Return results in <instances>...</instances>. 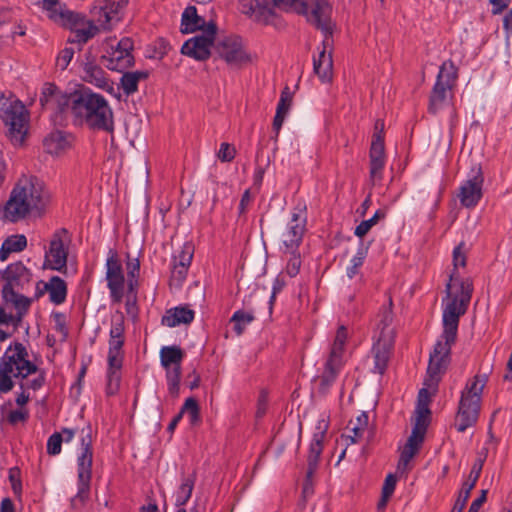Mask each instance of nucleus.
Instances as JSON below:
<instances>
[{
  "label": "nucleus",
  "instance_id": "nucleus-1",
  "mask_svg": "<svg viewBox=\"0 0 512 512\" xmlns=\"http://www.w3.org/2000/svg\"><path fill=\"white\" fill-rule=\"evenodd\" d=\"M454 280L458 279L455 273H452L446 283V297L443 299V303L447 301L443 309V332L430 353L427 375L424 379L425 387L418 393L416 413L420 416V412L426 409L428 412L425 414V419L427 420L431 413L429 389L433 392L437 390L441 375L445 372L450 360L451 347L456 342L460 317L466 313L473 293V282L470 278H466L459 281V291L453 295L451 283Z\"/></svg>",
  "mask_w": 512,
  "mask_h": 512
},
{
  "label": "nucleus",
  "instance_id": "nucleus-2",
  "mask_svg": "<svg viewBox=\"0 0 512 512\" xmlns=\"http://www.w3.org/2000/svg\"><path fill=\"white\" fill-rule=\"evenodd\" d=\"M69 108L75 124L85 125L94 131L113 133V110L101 94L85 87L77 90L71 94Z\"/></svg>",
  "mask_w": 512,
  "mask_h": 512
},
{
  "label": "nucleus",
  "instance_id": "nucleus-3",
  "mask_svg": "<svg viewBox=\"0 0 512 512\" xmlns=\"http://www.w3.org/2000/svg\"><path fill=\"white\" fill-rule=\"evenodd\" d=\"M49 201L48 191L37 178L20 180L5 205V217L11 222H16L32 212L40 214Z\"/></svg>",
  "mask_w": 512,
  "mask_h": 512
},
{
  "label": "nucleus",
  "instance_id": "nucleus-4",
  "mask_svg": "<svg viewBox=\"0 0 512 512\" xmlns=\"http://www.w3.org/2000/svg\"><path fill=\"white\" fill-rule=\"evenodd\" d=\"M80 442L81 453L77 457L78 491L70 500V507L75 511L82 510L90 498L93 464V440L90 425L81 429Z\"/></svg>",
  "mask_w": 512,
  "mask_h": 512
},
{
  "label": "nucleus",
  "instance_id": "nucleus-5",
  "mask_svg": "<svg viewBox=\"0 0 512 512\" xmlns=\"http://www.w3.org/2000/svg\"><path fill=\"white\" fill-rule=\"evenodd\" d=\"M486 382V375H475L467 381L461 392L455 419V428L458 432H464L467 428L477 423L480 414L482 393Z\"/></svg>",
  "mask_w": 512,
  "mask_h": 512
},
{
  "label": "nucleus",
  "instance_id": "nucleus-6",
  "mask_svg": "<svg viewBox=\"0 0 512 512\" xmlns=\"http://www.w3.org/2000/svg\"><path fill=\"white\" fill-rule=\"evenodd\" d=\"M2 302H15L18 306L31 307L32 299L25 296V291L31 284L32 271L22 261L10 263L5 269L0 270Z\"/></svg>",
  "mask_w": 512,
  "mask_h": 512
},
{
  "label": "nucleus",
  "instance_id": "nucleus-7",
  "mask_svg": "<svg viewBox=\"0 0 512 512\" xmlns=\"http://www.w3.org/2000/svg\"><path fill=\"white\" fill-rule=\"evenodd\" d=\"M0 118L8 126V137L15 144H22L27 134L29 113L14 96L0 95Z\"/></svg>",
  "mask_w": 512,
  "mask_h": 512
},
{
  "label": "nucleus",
  "instance_id": "nucleus-8",
  "mask_svg": "<svg viewBox=\"0 0 512 512\" xmlns=\"http://www.w3.org/2000/svg\"><path fill=\"white\" fill-rule=\"evenodd\" d=\"M277 7L293 8L298 14L305 15L307 21L326 34L332 33V7L327 0H273Z\"/></svg>",
  "mask_w": 512,
  "mask_h": 512
},
{
  "label": "nucleus",
  "instance_id": "nucleus-9",
  "mask_svg": "<svg viewBox=\"0 0 512 512\" xmlns=\"http://www.w3.org/2000/svg\"><path fill=\"white\" fill-rule=\"evenodd\" d=\"M457 81V68L452 61L444 62L439 69L436 82L429 96L428 111L436 114L443 108Z\"/></svg>",
  "mask_w": 512,
  "mask_h": 512
},
{
  "label": "nucleus",
  "instance_id": "nucleus-10",
  "mask_svg": "<svg viewBox=\"0 0 512 512\" xmlns=\"http://www.w3.org/2000/svg\"><path fill=\"white\" fill-rule=\"evenodd\" d=\"M69 233L66 228L57 229L51 237L49 247L45 251L43 267L46 269L67 272Z\"/></svg>",
  "mask_w": 512,
  "mask_h": 512
},
{
  "label": "nucleus",
  "instance_id": "nucleus-11",
  "mask_svg": "<svg viewBox=\"0 0 512 512\" xmlns=\"http://www.w3.org/2000/svg\"><path fill=\"white\" fill-rule=\"evenodd\" d=\"M217 25L209 22L202 35H197L184 42L181 53L197 61H206L211 56V47L214 44Z\"/></svg>",
  "mask_w": 512,
  "mask_h": 512
},
{
  "label": "nucleus",
  "instance_id": "nucleus-12",
  "mask_svg": "<svg viewBox=\"0 0 512 512\" xmlns=\"http://www.w3.org/2000/svg\"><path fill=\"white\" fill-rule=\"evenodd\" d=\"M484 175L480 164L472 166L467 180L459 188V200L466 208L475 207L483 196Z\"/></svg>",
  "mask_w": 512,
  "mask_h": 512
},
{
  "label": "nucleus",
  "instance_id": "nucleus-13",
  "mask_svg": "<svg viewBox=\"0 0 512 512\" xmlns=\"http://www.w3.org/2000/svg\"><path fill=\"white\" fill-rule=\"evenodd\" d=\"M106 281L112 302L121 303L124 296L125 276L118 254L112 249L106 261Z\"/></svg>",
  "mask_w": 512,
  "mask_h": 512
},
{
  "label": "nucleus",
  "instance_id": "nucleus-14",
  "mask_svg": "<svg viewBox=\"0 0 512 512\" xmlns=\"http://www.w3.org/2000/svg\"><path fill=\"white\" fill-rule=\"evenodd\" d=\"M306 221V206L299 203L293 210L286 231L282 234L283 244L292 252L296 250L302 242L306 230Z\"/></svg>",
  "mask_w": 512,
  "mask_h": 512
},
{
  "label": "nucleus",
  "instance_id": "nucleus-15",
  "mask_svg": "<svg viewBox=\"0 0 512 512\" xmlns=\"http://www.w3.org/2000/svg\"><path fill=\"white\" fill-rule=\"evenodd\" d=\"M428 411L423 409L420 416L416 417L415 424L413 426L411 435L409 436L407 443L403 447L398 466H406L411 459L418 453L421 444L424 441L425 434L427 431V427L429 424V420L425 419V414Z\"/></svg>",
  "mask_w": 512,
  "mask_h": 512
},
{
  "label": "nucleus",
  "instance_id": "nucleus-16",
  "mask_svg": "<svg viewBox=\"0 0 512 512\" xmlns=\"http://www.w3.org/2000/svg\"><path fill=\"white\" fill-rule=\"evenodd\" d=\"M215 50L228 65L241 66L250 61L249 55L243 48L241 38L237 36L219 40L215 45Z\"/></svg>",
  "mask_w": 512,
  "mask_h": 512
},
{
  "label": "nucleus",
  "instance_id": "nucleus-17",
  "mask_svg": "<svg viewBox=\"0 0 512 512\" xmlns=\"http://www.w3.org/2000/svg\"><path fill=\"white\" fill-rule=\"evenodd\" d=\"M39 101L42 108H52L62 113L70 106L71 94H63L54 83L46 82L42 87Z\"/></svg>",
  "mask_w": 512,
  "mask_h": 512
},
{
  "label": "nucleus",
  "instance_id": "nucleus-18",
  "mask_svg": "<svg viewBox=\"0 0 512 512\" xmlns=\"http://www.w3.org/2000/svg\"><path fill=\"white\" fill-rule=\"evenodd\" d=\"M394 341L391 336L385 335L382 338H377L373 344L371 353L374 358L373 372L383 375L388 367L391 357Z\"/></svg>",
  "mask_w": 512,
  "mask_h": 512
},
{
  "label": "nucleus",
  "instance_id": "nucleus-19",
  "mask_svg": "<svg viewBox=\"0 0 512 512\" xmlns=\"http://www.w3.org/2000/svg\"><path fill=\"white\" fill-rule=\"evenodd\" d=\"M29 309L30 307L18 306L15 302H3L0 304V327L11 326L13 332H16L22 326Z\"/></svg>",
  "mask_w": 512,
  "mask_h": 512
},
{
  "label": "nucleus",
  "instance_id": "nucleus-20",
  "mask_svg": "<svg viewBox=\"0 0 512 512\" xmlns=\"http://www.w3.org/2000/svg\"><path fill=\"white\" fill-rule=\"evenodd\" d=\"M483 463L484 460L482 459H478L477 461H475L469 473L468 479L463 483L458 498L456 499L455 504L450 512H463L466 503L470 497V493L475 487L480 477L483 468Z\"/></svg>",
  "mask_w": 512,
  "mask_h": 512
},
{
  "label": "nucleus",
  "instance_id": "nucleus-21",
  "mask_svg": "<svg viewBox=\"0 0 512 512\" xmlns=\"http://www.w3.org/2000/svg\"><path fill=\"white\" fill-rule=\"evenodd\" d=\"M83 72V79L86 82L109 93L114 90L113 83L106 77V72L99 65L87 62L84 65Z\"/></svg>",
  "mask_w": 512,
  "mask_h": 512
},
{
  "label": "nucleus",
  "instance_id": "nucleus-22",
  "mask_svg": "<svg viewBox=\"0 0 512 512\" xmlns=\"http://www.w3.org/2000/svg\"><path fill=\"white\" fill-rule=\"evenodd\" d=\"M128 0H105V5L94 8V15L104 30H110V22L127 5Z\"/></svg>",
  "mask_w": 512,
  "mask_h": 512
},
{
  "label": "nucleus",
  "instance_id": "nucleus-23",
  "mask_svg": "<svg viewBox=\"0 0 512 512\" xmlns=\"http://www.w3.org/2000/svg\"><path fill=\"white\" fill-rule=\"evenodd\" d=\"M207 25L208 24H206L204 18L197 14L195 6H188L184 10L181 18V32L183 34L192 33L197 30H202L204 32Z\"/></svg>",
  "mask_w": 512,
  "mask_h": 512
},
{
  "label": "nucleus",
  "instance_id": "nucleus-24",
  "mask_svg": "<svg viewBox=\"0 0 512 512\" xmlns=\"http://www.w3.org/2000/svg\"><path fill=\"white\" fill-rule=\"evenodd\" d=\"M194 315V311L188 307H175L168 310L162 317V324L168 327L190 324L194 320Z\"/></svg>",
  "mask_w": 512,
  "mask_h": 512
},
{
  "label": "nucleus",
  "instance_id": "nucleus-25",
  "mask_svg": "<svg viewBox=\"0 0 512 512\" xmlns=\"http://www.w3.org/2000/svg\"><path fill=\"white\" fill-rule=\"evenodd\" d=\"M333 60L331 53H327L325 47L313 60L314 73L325 83L332 79Z\"/></svg>",
  "mask_w": 512,
  "mask_h": 512
},
{
  "label": "nucleus",
  "instance_id": "nucleus-26",
  "mask_svg": "<svg viewBox=\"0 0 512 512\" xmlns=\"http://www.w3.org/2000/svg\"><path fill=\"white\" fill-rule=\"evenodd\" d=\"M44 290L49 293L50 301L56 305L66 300L67 285L59 276H52L48 283H44Z\"/></svg>",
  "mask_w": 512,
  "mask_h": 512
},
{
  "label": "nucleus",
  "instance_id": "nucleus-27",
  "mask_svg": "<svg viewBox=\"0 0 512 512\" xmlns=\"http://www.w3.org/2000/svg\"><path fill=\"white\" fill-rule=\"evenodd\" d=\"M27 247V238L23 234L7 237L0 248V261H6L11 253L21 252Z\"/></svg>",
  "mask_w": 512,
  "mask_h": 512
},
{
  "label": "nucleus",
  "instance_id": "nucleus-28",
  "mask_svg": "<svg viewBox=\"0 0 512 512\" xmlns=\"http://www.w3.org/2000/svg\"><path fill=\"white\" fill-rule=\"evenodd\" d=\"M292 104V97L288 91V87H286L280 96V100L277 105L276 114L273 119V130L276 132V136L279 134V131L283 125L286 115Z\"/></svg>",
  "mask_w": 512,
  "mask_h": 512
},
{
  "label": "nucleus",
  "instance_id": "nucleus-29",
  "mask_svg": "<svg viewBox=\"0 0 512 512\" xmlns=\"http://www.w3.org/2000/svg\"><path fill=\"white\" fill-rule=\"evenodd\" d=\"M70 138L71 135L57 130L45 137L43 143L49 153L57 154L70 146Z\"/></svg>",
  "mask_w": 512,
  "mask_h": 512
},
{
  "label": "nucleus",
  "instance_id": "nucleus-30",
  "mask_svg": "<svg viewBox=\"0 0 512 512\" xmlns=\"http://www.w3.org/2000/svg\"><path fill=\"white\" fill-rule=\"evenodd\" d=\"M149 77L148 71L123 72L120 79V86L123 92L130 96L138 91V84L141 80Z\"/></svg>",
  "mask_w": 512,
  "mask_h": 512
},
{
  "label": "nucleus",
  "instance_id": "nucleus-31",
  "mask_svg": "<svg viewBox=\"0 0 512 512\" xmlns=\"http://www.w3.org/2000/svg\"><path fill=\"white\" fill-rule=\"evenodd\" d=\"M377 329L379 330L378 338L389 335L394 341V330L391 328L393 322L392 299H389V305L383 306L378 314Z\"/></svg>",
  "mask_w": 512,
  "mask_h": 512
},
{
  "label": "nucleus",
  "instance_id": "nucleus-32",
  "mask_svg": "<svg viewBox=\"0 0 512 512\" xmlns=\"http://www.w3.org/2000/svg\"><path fill=\"white\" fill-rule=\"evenodd\" d=\"M85 15L68 9H60L56 23L62 27L69 29L71 32L78 26H85Z\"/></svg>",
  "mask_w": 512,
  "mask_h": 512
},
{
  "label": "nucleus",
  "instance_id": "nucleus-33",
  "mask_svg": "<svg viewBox=\"0 0 512 512\" xmlns=\"http://www.w3.org/2000/svg\"><path fill=\"white\" fill-rule=\"evenodd\" d=\"M183 358L184 352L178 346H164L160 350L161 365L165 369L181 366Z\"/></svg>",
  "mask_w": 512,
  "mask_h": 512
},
{
  "label": "nucleus",
  "instance_id": "nucleus-34",
  "mask_svg": "<svg viewBox=\"0 0 512 512\" xmlns=\"http://www.w3.org/2000/svg\"><path fill=\"white\" fill-rule=\"evenodd\" d=\"M134 56L131 52H121L119 50H115L111 57L108 59V63L106 64L107 68L110 70H115L118 72H123L124 70L132 67L134 65Z\"/></svg>",
  "mask_w": 512,
  "mask_h": 512
},
{
  "label": "nucleus",
  "instance_id": "nucleus-35",
  "mask_svg": "<svg viewBox=\"0 0 512 512\" xmlns=\"http://www.w3.org/2000/svg\"><path fill=\"white\" fill-rule=\"evenodd\" d=\"M85 26H78L77 29H74L72 31L75 34L74 38H69L67 42L83 45L98 34L99 28L92 20H86Z\"/></svg>",
  "mask_w": 512,
  "mask_h": 512
},
{
  "label": "nucleus",
  "instance_id": "nucleus-36",
  "mask_svg": "<svg viewBox=\"0 0 512 512\" xmlns=\"http://www.w3.org/2000/svg\"><path fill=\"white\" fill-rule=\"evenodd\" d=\"M341 364L332 360H327L325 363L324 371L319 377V389L322 393L328 391L331 385L335 382L340 371Z\"/></svg>",
  "mask_w": 512,
  "mask_h": 512
},
{
  "label": "nucleus",
  "instance_id": "nucleus-37",
  "mask_svg": "<svg viewBox=\"0 0 512 512\" xmlns=\"http://www.w3.org/2000/svg\"><path fill=\"white\" fill-rule=\"evenodd\" d=\"M323 441L312 439L307 456V476L312 478L318 469L320 456L323 452Z\"/></svg>",
  "mask_w": 512,
  "mask_h": 512
},
{
  "label": "nucleus",
  "instance_id": "nucleus-38",
  "mask_svg": "<svg viewBox=\"0 0 512 512\" xmlns=\"http://www.w3.org/2000/svg\"><path fill=\"white\" fill-rule=\"evenodd\" d=\"M196 481V473L192 472L187 476L182 477L181 484L179 486L177 497H176V505L184 506L189 499L191 498L194 485Z\"/></svg>",
  "mask_w": 512,
  "mask_h": 512
},
{
  "label": "nucleus",
  "instance_id": "nucleus-39",
  "mask_svg": "<svg viewBox=\"0 0 512 512\" xmlns=\"http://www.w3.org/2000/svg\"><path fill=\"white\" fill-rule=\"evenodd\" d=\"M2 358L17 369L20 363L28 358V351L21 342L16 341L7 348Z\"/></svg>",
  "mask_w": 512,
  "mask_h": 512
},
{
  "label": "nucleus",
  "instance_id": "nucleus-40",
  "mask_svg": "<svg viewBox=\"0 0 512 512\" xmlns=\"http://www.w3.org/2000/svg\"><path fill=\"white\" fill-rule=\"evenodd\" d=\"M2 358L17 369L20 363L28 358V351L21 342L16 341L7 348Z\"/></svg>",
  "mask_w": 512,
  "mask_h": 512
},
{
  "label": "nucleus",
  "instance_id": "nucleus-41",
  "mask_svg": "<svg viewBox=\"0 0 512 512\" xmlns=\"http://www.w3.org/2000/svg\"><path fill=\"white\" fill-rule=\"evenodd\" d=\"M125 343V339H115L109 338V349H108V357L107 361L113 367H117L118 364L123 363L124 360V350L123 346Z\"/></svg>",
  "mask_w": 512,
  "mask_h": 512
},
{
  "label": "nucleus",
  "instance_id": "nucleus-42",
  "mask_svg": "<svg viewBox=\"0 0 512 512\" xmlns=\"http://www.w3.org/2000/svg\"><path fill=\"white\" fill-rule=\"evenodd\" d=\"M123 363L117 365V367H113L108 364L107 368V384H106V394L107 396L115 395L120 388L121 383V368Z\"/></svg>",
  "mask_w": 512,
  "mask_h": 512
},
{
  "label": "nucleus",
  "instance_id": "nucleus-43",
  "mask_svg": "<svg viewBox=\"0 0 512 512\" xmlns=\"http://www.w3.org/2000/svg\"><path fill=\"white\" fill-rule=\"evenodd\" d=\"M254 319L255 316L253 313L244 310H237L233 313L230 322L234 324V332L240 336L244 333L246 327L254 321Z\"/></svg>",
  "mask_w": 512,
  "mask_h": 512
},
{
  "label": "nucleus",
  "instance_id": "nucleus-44",
  "mask_svg": "<svg viewBox=\"0 0 512 512\" xmlns=\"http://www.w3.org/2000/svg\"><path fill=\"white\" fill-rule=\"evenodd\" d=\"M180 413L182 416L184 413L188 414L189 422L192 426H198L202 421L199 404L193 397H189L185 400L183 406L180 409Z\"/></svg>",
  "mask_w": 512,
  "mask_h": 512
},
{
  "label": "nucleus",
  "instance_id": "nucleus-45",
  "mask_svg": "<svg viewBox=\"0 0 512 512\" xmlns=\"http://www.w3.org/2000/svg\"><path fill=\"white\" fill-rule=\"evenodd\" d=\"M181 366L166 369L168 391L172 397H178L180 391Z\"/></svg>",
  "mask_w": 512,
  "mask_h": 512
},
{
  "label": "nucleus",
  "instance_id": "nucleus-46",
  "mask_svg": "<svg viewBox=\"0 0 512 512\" xmlns=\"http://www.w3.org/2000/svg\"><path fill=\"white\" fill-rule=\"evenodd\" d=\"M385 217V210L378 209L370 219L362 221L355 228L354 234L359 238H363L379 220L384 219Z\"/></svg>",
  "mask_w": 512,
  "mask_h": 512
},
{
  "label": "nucleus",
  "instance_id": "nucleus-47",
  "mask_svg": "<svg viewBox=\"0 0 512 512\" xmlns=\"http://www.w3.org/2000/svg\"><path fill=\"white\" fill-rule=\"evenodd\" d=\"M194 255V245L191 242H185L181 250L173 256V263L189 268Z\"/></svg>",
  "mask_w": 512,
  "mask_h": 512
},
{
  "label": "nucleus",
  "instance_id": "nucleus-48",
  "mask_svg": "<svg viewBox=\"0 0 512 512\" xmlns=\"http://www.w3.org/2000/svg\"><path fill=\"white\" fill-rule=\"evenodd\" d=\"M109 338L125 339V317L123 313L117 312L112 317Z\"/></svg>",
  "mask_w": 512,
  "mask_h": 512
},
{
  "label": "nucleus",
  "instance_id": "nucleus-49",
  "mask_svg": "<svg viewBox=\"0 0 512 512\" xmlns=\"http://www.w3.org/2000/svg\"><path fill=\"white\" fill-rule=\"evenodd\" d=\"M366 255L367 248H363V245L361 244V247L351 260V266L347 268V276L350 279L354 278L359 273V268L363 265Z\"/></svg>",
  "mask_w": 512,
  "mask_h": 512
},
{
  "label": "nucleus",
  "instance_id": "nucleus-50",
  "mask_svg": "<svg viewBox=\"0 0 512 512\" xmlns=\"http://www.w3.org/2000/svg\"><path fill=\"white\" fill-rule=\"evenodd\" d=\"M39 368L36 364L31 362L28 358H25L20 365L17 367L16 373H14L15 378H20L21 380L27 379L30 374H34L39 372Z\"/></svg>",
  "mask_w": 512,
  "mask_h": 512
},
{
  "label": "nucleus",
  "instance_id": "nucleus-51",
  "mask_svg": "<svg viewBox=\"0 0 512 512\" xmlns=\"http://www.w3.org/2000/svg\"><path fill=\"white\" fill-rule=\"evenodd\" d=\"M188 270L189 268L187 267H184L182 265H176L173 263L170 277V286L180 288L186 279Z\"/></svg>",
  "mask_w": 512,
  "mask_h": 512
},
{
  "label": "nucleus",
  "instance_id": "nucleus-52",
  "mask_svg": "<svg viewBox=\"0 0 512 512\" xmlns=\"http://www.w3.org/2000/svg\"><path fill=\"white\" fill-rule=\"evenodd\" d=\"M46 381V374L44 370H40L37 377L32 380H21L19 388L21 390L32 389L34 391L43 387Z\"/></svg>",
  "mask_w": 512,
  "mask_h": 512
},
{
  "label": "nucleus",
  "instance_id": "nucleus-53",
  "mask_svg": "<svg viewBox=\"0 0 512 512\" xmlns=\"http://www.w3.org/2000/svg\"><path fill=\"white\" fill-rule=\"evenodd\" d=\"M35 4H41L42 8L48 12V17L53 21H57L59 11L63 9L59 0H37Z\"/></svg>",
  "mask_w": 512,
  "mask_h": 512
},
{
  "label": "nucleus",
  "instance_id": "nucleus-54",
  "mask_svg": "<svg viewBox=\"0 0 512 512\" xmlns=\"http://www.w3.org/2000/svg\"><path fill=\"white\" fill-rule=\"evenodd\" d=\"M153 54L150 56L152 58L162 59L171 49L170 43L165 38H157L153 42Z\"/></svg>",
  "mask_w": 512,
  "mask_h": 512
},
{
  "label": "nucleus",
  "instance_id": "nucleus-55",
  "mask_svg": "<svg viewBox=\"0 0 512 512\" xmlns=\"http://www.w3.org/2000/svg\"><path fill=\"white\" fill-rule=\"evenodd\" d=\"M369 157L370 159H385L384 140H382L380 136L372 139Z\"/></svg>",
  "mask_w": 512,
  "mask_h": 512
},
{
  "label": "nucleus",
  "instance_id": "nucleus-56",
  "mask_svg": "<svg viewBox=\"0 0 512 512\" xmlns=\"http://www.w3.org/2000/svg\"><path fill=\"white\" fill-rule=\"evenodd\" d=\"M63 442L62 434L55 432L47 441V453L49 455H58L61 452V445Z\"/></svg>",
  "mask_w": 512,
  "mask_h": 512
},
{
  "label": "nucleus",
  "instance_id": "nucleus-57",
  "mask_svg": "<svg viewBox=\"0 0 512 512\" xmlns=\"http://www.w3.org/2000/svg\"><path fill=\"white\" fill-rule=\"evenodd\" d=\"M73 56V48L66 47L62 49L56 58V66L59 67L62 71L65 70L73 59Z\"/></svg>",
  "mask_w": 512,
  "mask_h": 512
},
{
  "label": "nucleus",
  "instance_id": "nucleus-58",
  "mask_svg": "<svg viewBox=\"0 0 512 512\" xmlns=\"http://www.w3.org/2000/svg\"><path fill=\"white\" fill-rule=\"evenodd\" d=\"M465 243L462 241L460 242L453 250V265L454 270L457 269V267H465L467 257L464 252Z\"/></svg>",
  "mask_w": 512,
  "mask_h": 512
},
{
  "label": "nucleus",
  "instance_id": "nucleus-59",
  "mask_svg": "<svg viewBox=\"0 0 512 512\" xmlns=\"http://www.w3.org/2000/svg\"><path fill=\"white\" fill-rule=\"evenodd\" d=\"M29 418V411L26 408H19L17 410L10 411L7 416V421L11 425H16L19 422H26Z\"/></svg>",
  "mask_w": 512,
  "mask_h": 512
},
{
  "label": "nucleus",
  "instance_id": "nucleus-60",
  "mask_svg": "<svg viewBox=\"0 0 512 512\" xmlns=\"http://www.w3.org/2000/svg\"><path fill=\"white\" fill-rule=\"evenodd\" d=\"M236 155V149L229 143H222L218 152V158L222 162H231Z\"/></svg>",
  "mask_w": 512,
  "mask_h": 512
},
{
  "label": "nucleus",
  "instance_id": "nucleus-61",
  "mask_svg": "<svg viewBox=\"0 0 512 512\" xmlns=\"http://www.w3.org/2000/svg\"><path fill=\"white\" fill-rule=\"evenodd\" d=\"M126 270L128 278H138L140 273V261L138 258H131L127 254Z\"/></svg>",
  "mask_w": 512,
  "mask_h": 512
},
{
  "label": "nucleus",
  "instance_id": "nucleus-62",
  "mask_svg": "<svg viewBox=\"0 0 512 512\" xmlns=\"http://www.w3.org/2000/svg\"><path fill=\"white\" fill-rule=\"evenodd\" d=\"M384 165L385 159H370V177L372 179H382Z\"/></svg>",
  "mask_w": 512,
  "mask_h": 512
},
{
  "label": "nucleus",
  "instance_id": "nucleus-63",
  "mask_svg": "<svg viewBox=\"0 0 512 512\" xmlns=\"http://www.w3.org/2000/svg\"><path fill=\"white\" fill-rule=\"evenodd\" d=\"M397 483V477L390 473L386 476L383 487H382V493H384L385 498H390L395 490Z\"/></svg>",
  "mask_w": 512,
  "mask_h": 512
},
{
  "label": "nucleus",
  "instance_id": "nucleus-64",
  "mask_svg": "<svg viewBox=\"0 0 512 512\" xmlns=\"http://www.w3.org/2000/svg\"><path fill=\"white\" fill-rule=\"evenodd\" d=\"M300 267H301L300 255L293 254L291 256V258L288 260V263L286 266L287 274L290 277H295L299 273Z\"/></svg>",
  "mask_w": 512,
  "mask_h": 512
}]
</instances>
